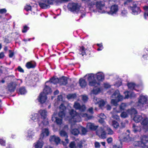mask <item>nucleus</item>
I'll use <instances>...</instances> for the list:
<instances>
[{
    "label": "nucleus",
    "instance_id": "obj_1",
    "mask_svg": "<svg viewBox=\"0 0 148 148\" xmlns=\"http://www.w3.org/2000/svg\"><path fill=\"white\" fill-rule=\"evenodd\" d=\"M85 77H87L89 82V85L90 86L98 87L99 85V82H97L95 79L96 77L97 79L99 81H102L104 79V75L102 73L98 72L96 74L93 73L86 74Z\"/></svg>",
    "mask_w": 148,
    "mask_h": 148
},
{
    "label": "nucleus",
    "instance_id": "obj_2",
    "mask_svg": "<svg viewBox=\"0 0 148 148\" xmlns=\"http://www.w3.org/2000/svg\"><path fill=\"white\" fill-rule=\"evenodd\" d=\"M70 115V117L66 118V119L69 120V121L71 123L73 122H79L81 121V117H86L88 119H91V117L88 116L86 114L81 113L79 115L76 112V111L72 109L69 111Z\"/></svg>",
    "mask_w": 148,
    "mask_h": 148
},
{
    "label": "nucleus",
    "instance_id": "obj_3",
    "mask_svg": "<svg viewBox=\"0 0 148 148\" xmlns=\"http://www.w3.org/2000/svg\"><path fill=\"white\" fill-rule=\"evenodd\" d=\"M133 120L136 123L140 122L143 128L146 131L148 130V119L145 114H136L134 117Z\"/></svg>",
    "mask_w": 148,
    "mask_h": 148
},
{
    "label": "nucleus",
    "instance_id": "obj_4",
    "mask_svg": "<svg viewBox=\"0 0 148 148\" xmlns=\"http://www.w3.org/2000/svg\"><path fill=\"white\" fill-rule=\"evenodd\" d=\"M60 111L58 114V116L60 118L57 116V114L54 113L51 119L53 121L55 122L58 125H61L62 123V118L65 116L64 110L66 107L63 104H61L60 107Z\"/></svg>",
    "mask_w": 148,
    "mask_h": 148
},
{
    "label": "nucleus",
    "instance_id": "obj_5",
    "mask_svg": "<svg viewBox=\"0 0 148 148\" xmlns=\"http://www.w3.org/2000/svg\"><path fill=\"white\" fill-rule=\"evenodd\" d=\"M49 132L47 128L43 129L40 134V137L39 140L34 144L35 148H42L44 143L42 140L49 136Z\"/></svg>",
    "mask_w": 148,
    "mask_h": 148
},
{
    "label": "nucleus",
    "instance_id": "obj_6",
    "mask_svg": "<svg viewBox=\"0 0 148 148\" xmlns=\"http://www.w3.org/2000/svg\"><path fill=\"white\" fill-rule=\"evenodd\" d=\"M147 101L146 95H140L138 98V101L136 103V106L138 108H145Z\"/></svg>",
    "mask_w": 148,
    "mask_h": 148
},
{
    "label": "nucleus",
    "instance_id": "obj_7",
    "mask_svg": "<svg viewBox=\"0 0 148 148\" xmlns=\"http://www.w3.org/2000/svg\"><path fill=\"white\" fill-rule=\"evenodd\" d=\"M112 98L115 99H112L111 101V103L112 104L116 106L117 105L118 102L122 100L124 98L120 94L119 91L116 90L115 91L114 93L112 96Z\"/></svg>",
    "mask_w": 148,
    "mask_h": 148
},
{
    "label": "nucleus",
    "instance_id": "obj_8",
    "mask_svg": "<svg viewBox=\"0 0 148 148\" xmlns=\"http://www.w3.org/2000/svg\"><path fill=\"white\" fill-rule=\"evenodd\" d=\"M119 138L121 143L123 142H128L131 140L132 138L130 136V130H127L126 132L120 135Z\"/></svg>",
    "mask_w": 148,
    "mask_h": 148
},
{
    "label": "nucleus",
    "instance_id": "obj_9",
    "mask_svg": "<svg viewBox=\"0 0 148 148\" xmlns=\"http://www.w3.org/2000/svg\"><path fill=\"white\" fill-rule=\"evenodd\" d=\"M39 114H40L41 118L43 120L42 123L44 126L47 125L49 124L48 119L47 117V112L45 110L41 109L38 111Z\"/></svg>",
    "mask_w": 148,
    "mask_h": 148
},
{
    "label": "nucleus",
    "instance_id": "obj_10",
    "mask_svg": "<svg viewBox=\"0 0 148 148\" xmlns=\"http://www.w3.org/2000/svg\"><path fill=\"white\" fill-rule=\"evenodd\" d=\"M97 11L101 13H106V12L107 8L105 6L104 2L102 1H98L96 4Z\"/></svg>",
    "mask_w": 148,
    "mask_h": 148
},
{
    "label": "nucleus",
    "instance_id": "obj_11",
    "mask_svg": "<svg viewBox=\"0 0 148 148\" xmlns=\"http://www.w3.org/2000/svg\"><path fill=\"white\" fill-rule=\"evenodd\" d=\"M137 2L133 1L129 4L130 5V8L132 10V13L134 15H137L139 14L141 10L139 8L137 7Z\"/></svg>",
    "mask_w": 148,
    "mask_h": 148
},
{
    "label": "nucleus",
    "instance_id": "obj_12",
    "mask_svg": "<svg viewBox=\"0 0 148 148\" xmlns=\"http://www.w3.org/2000/svg\"><path fill=\"white\" fill-rule=\"evenodd\" d=\"M67 7L70 11L75 13L79 11L80 6L77 3H69Z\"/></svg>",
    "mask_w": 148,
    "mask_h": 148
},
{
    "label": "nucleus",
    "instance_id": "obj_13",
    "mask_svg": "<svg viewBox=\"0 0 148 148\" xmlns=\"http://www.w3.org/2000/svg\"><path fill=\"white\" fill-rule=\"evenodd\" d=\"M106 130V126H105L103 127H101L99 128L96 132V134L100 138L105 139L106 138L107 134Z\"/></svg>",
    "mask_w": 148,
    "mask_h": 148
},
{
    "label": "nucleus",
    "instance_id": "obj_14",
    "mask_svg": "<svg viewBox=\"0 0 148 148\" xmlns=\"http://www.w3.org/2000/svg\"><path fill=\"white\" fill-rule=\"evenodd\" d=\"M53 0H42L39 3V4L41 8L46 9L49 7V5L53 4Z\"/></svg>",
    "mask_w": 148,
    "mask_h": 148
},
{
    "label": "nucleus",
    "instance_id": "obj_15",
    "mask_svg": "<svg viewBox=\"0 0 148 148\" xmlns=\"http://www.w3.org/2000/svg\"><path fill=\"white\" fill-rule=\"evenodd\" d=\"M140 141L136 142L137 143L136 146L144 147L145 146L146 143L148 141V137L146 136H143L140 137Z\"/></svg>",
    "mask_w": 148,
    "mask_h": 148
},
{
    "label": "nucleus",
    "instance_id": "obj_16",
    "mask_svg": "<svg viewBox=\"0 0 148 148\" xmlns=\"http://www.w3.org/2000/svg\"><path fill=\"white\" fill-rule=\"evenodd\" d=\"M118 10V7L117 5H113L110 7V11L108 12L106 10V13L109 14L113 15L116 14Z\"/></svg>",
    "mask_w": 148,
    "mask_h": 148
},
{
    "label": "nucleus",
    "instance_id": "obj_17",
    "mask_svg": "<svg viewBox=\"0 0 148 148\" xmlns=\"http://www.w3.org/2000/svg\"><path fill=\"white\" fill-rule=\"evenodd\" d=\"M93 101L95 104H98L99 107L101 108L104 106L105 104V102L102 100L98 99L96 97H94Z\"/></svg>",
    "mask_w": 148,
    "mask_h": 148
},
{
    "label": "nucleus",
    "instance_id": "obj_18",
    "mask_svg": "<svg viewBox=\"0 0 148 148\" xmlns=\"http://www.w3.org/2000/svg\"><path fill=\"white\" fill-rule=\"evenodd\" d=\"M47 99L46 95L45 93H41L38 96L37 100L41 103H43L46 101Z\"/></svg>",
    "mask_w": 148,
    "mask_h": 148
},
{
    "label": "nucleus",
    "instance_id": "obj_19",
    "mask_svg": "<svg viewBox=\"0 0 148 148\" xmlns=\"http://www.w3.org/2000/svg\"><path fill=\"white\" fill-rule=\"evenodd\" d=\"M73 107L75 109H79L81 111H85L86 109V108L84 105L81 106L80 104L77 102H75Z\"/></svg>",
    "mask_w": 148,
    "mask_h": 148
},
{
    "label": "nucleus",
    "instance_id": "obj_20",
    "mask_svg": "<svg viewBox=\"0 0 148 148\" xmlns=\"http://www.w3.org/2000/svg\"><path fill=\"white\" fill-rule=\"evenodd\" d=\"M49 140L52 143L54 142L58 144L60 143V139L58 137L53 135L50 136Z\"/></svg>",
    "mask_w": 148,
    "mask_h": 148
},
{
    "label": "nucleus",
    "instance_id": "obj_21",
    "mask_svg": "<svg viewBox=\"0 0 148 148\" xmlns=\"http://www.w3.org/2000/svg\"><path fill=\"white\" fill-rule=\"evenodd\" d=\"M16 84L14 82H11L8 85V90L11 92H14L16 88Z\"/></svg>",
    "mask_w": 148,
    "mask_h": 148
},
{
    "label": "nucleus",
    "instance_id": "obj_22",
    "mask_svg": "<svg viewBox=\"0 0 148 148\" xmlns=\"http://www.w3.org/2000/svg\"><path fill=\"white\" fill-rule=\"evenodd\" d=\"M27 136L28 139H31L34 136L35 133L33 132V130L32 129H29L27 132Z\"/></svg>",
    "mask_w": 148,
    "mask_h": 148
},
{
    "label": "nucleus",
    "instance_id": "obj_23",
    "mask_svg": "<svg viewBox=\"0 0 148 148\" xmlns=\"http://www.w3.org/2000/svg\"><path fill=\"white\" fill-rule=\"evenodd\" d=\"M125 96V99H128L130 97L129 95H130V97H135L136 96V95L133 92H130L128 91H126L124 93Z\"/></svg>",
    "mask_w": 148,
    "mask_h": 148
},
{
    "label": "nucleus",
    "instance_id": "obj_24",
    "mask_svg": "<svg viewBox=\"0 0 148 148\" xmlns=\"http://www.w3.org/2000/svg\"><path fill=\"white\" fill-rule=\"evenodd\" d=\"M86 127L87 129L92 130H95L98 127V126H95L94 124L89 123L87 125Z\"/></svg>",
    "mask_w": 148,
    "mask_h": 148
},
{
    "label": "nucleus",
    "instance_id": "obj_25",
    "mask_svg": "<svg viewBox=\"0 0 148 148\" xmlns=\"http://www.w3.org/2000/svg\"><path fill=\"white\" fill-rule=\"evenodd\" d=\"M79 84L80 86L82 88H85L87 85V82L85 79L82 78H81L79 79Z\"/></svg>",
    "mask_w": 148,
    "mask_h": 148
},
{
    "label": "nucleus",
    "instance_id": "obj_26",
    "mask_svg": "<svg viewBox=\"0 0 148 148\" xmlns=\"http://www.w3.org/2000/svg\"><path fill=\"white\" fill-rule=\"evenodd\" d=\"M35 66V62L32 61L27 62L26 64V67L28 69L34 68Z\"/></svg>",
    "mask_w": 148,
    "mask_h": 148
},
{
    "label": "nucleus",
    "instance_id": "obj_27",
    "mask_svg": "<svg viewBox=\"0 0 148 148\" xmlns=\"http://www.w3.org/2000/svg\"><path fill=\"white\" fill-rule=\"evenodd\" d=\"M132 128L133 131L135 133L140 132L142 130L140 126H136L134 124L133 125Z\"/></svg>",
    "mask_w": 148,
    "mask_h": 148
},
{
    "label": "nucleus",
    "instance_id": "obj_28",
    "mask_svg": "<svg viewBox=\"0 0 148 148\" xmlns=\"http://www.w3.org/2000/svg\"><path fill=\"white\" fill-rule=\"evenodd\" d=\"M127 86L128 88L130 89H134L136 90V88L138 87V86L134 84L133 83H128Z\"/></svg>",
    "mask_w": 148,
    "mask_h": 148
},
{
    "label": "nucleus",
    "instance_id": "obj_29",
    "mask_svg": "<svg viewBox=\"0 0 148 148\" xmlns=\"http://www.w3.org/2000/svg\"><path fill=\"white\" fill-rule=\"evenodd\" d=\"M52 91L49 87L47 86H46L44 88L43 92L42 93H45L46 95L49 93H51Z\"/></svg>",
    "mask_w": 148,
    "mask_h": 148
},
{
    "label": "nucleus",
    "instance_id": "obj_30",
    "mask_svg": "<svg viewBox=\"0 0 148 148\" xmlns=\"http://www.w3.org/2000/svg\"><path fill=\"white\" fill-rule=\"evenodd\" d=\"M59 83L61 85H66L67 83V79L66 77H63L59 79Z\"/></svg>",
    "mask_w": 148,
    "mask_h": 148
},
{
    "label": "nucleus",
    "instance_id": "obj_31",
    "mask_svg": "<svg viewBox=\"0 0 148 148\" xmlns=\"http://www.w3.org/2000/svg\"><path fill=\"white\" fill-rule=\"evenodd\" d=\"M30 118L34 121H38L39 118L38 115L37 113L31 115Z\"/></svg>",
    "mask_w": 148,
    "mask_h": 148
},
{
    "label": "nucleus",
    "instance_id": "obj_32",
    "mask_svg": "<svg viewBox=\"0 0 148 148\" xmlns=\"http://www.w3.org/2000/svg\"><path fill=\"white\" fill-rule=\"evenodd\" d=\"M143 8L145 11L144 14V18L145 19H147L148 18V6H145Z\"/></svg>",
    "mask_w": 148,
    "mask_h": 148
},
{
    "label": "nucleus",
    "instance_id": "obj_33",
    "mask_svg": "<svg viewBox=\"0 0 148 148\" xmlns=\"http://www.w3.org/2000/svg\"><path fill=\"white\" fill-rule=\"evenodd\" d=\"M127 112L128 113V114L131 115L135 114L137 113V112L136 110L134 108H131V109H128Z\"/></svg>",
    "mask_w": 148,
    "mask_h": 148
},
{
    "label": "nucleus",
    "instance_id": "obj_34",
    "mask_svg": "<svg viewBox=\"0 0 148 148\" xmlns=\"http://www.w3.org/2000/svg\"><path fill=\"white\" fill-rule=\"evenodd\" d=\"M27 92V91L25 88L23 87H21L18 90V93L21 95H24Z\"/></svg>",
    "mask_w": 148,
    "mask_h": 148
},
{
    "label": "nucleus",
    "instance_id": "obj_35",
    "mask_svg": "<svg viewBox=\"0 0 148 148\" xmlns=\"http://www.w3.org/2000/svg\"><path fill=\"white\" fill-rule=\"evenodd\" d=\"M60 134L61 136L64 137L65 138H67L68 136L67 134L63 130L60 131Z\"/></svg>",
    "mask_w": 148,
    "mask_h": 148
},
{
    "label": "nucleus",
    "instance_id": "obj_36",
    "mask_svg": "<svg viewBox=\"0 0 148 148\" xmlns=\"http://www.w3.org/2000/svg\"><path fill=\"white\" fill-rule=\"evenodd\" d=\"M50 82L54 84H56L59 82V79L58 78L53 77L50 79Z\"/></svg>",
    "mask_w": 148,
    "mask_h": 148
},
{
    "label": "nucleus",
    "instance_id": "obj_37",
    "mask_svg": "<svg viewBox=\"0 0 148 148\" xmlns=\"http://www.w3.org/2000/svg\"><path fill=\"white\" fill-rule=\"evenodd\" d=\"M87 2H88L87 4L88 7L90 9L93 8V7L95 5V3L93 1H91V0L87 1Z\"/></svg>",
    "mask_w": 148,
    "mask_h": 148
},
{
    "label": "nucleus",
    "instance_id": "obj_38",
    "mask_svg": "<svg viewBox=\"0 0 148 148\" xmlns=\"http://www.w3.org/2000/svg\"><path fill=\"white\" fill-rule=\"evenodd\" d=\"M79 130L81 131L82 134L85 135L87 132V130L85 128L82 126L79 127Z\"/></svg>",
    "mask_w": 148,
    "mask_h": 148
},
{
    "label": "nucleus",
    "instance_id": "obj_39",
    "mask_svg": "<svg viewBox=\"0 0 148 148\" xmlns=\"http://www.w3.org/2000/svg\"><path fill=\"white\" fill-rule=\"evenodd\" d=\"M77 97L75 94H70L67 96L68 99H75Z\"/></svg>",
    "mask_w": 148,
    "mask_h": 148
},
{
    "label": "nucleus",
    "instance_id": "obj_40",
    "mask_svg": "<svg viewBox=\"0 0 148 148\" xmlns=\"http://www.w3.org/2000/svg\"><path fill=\"white\" fill-rule=\"evenodd\" d=\"M86 49L83 47H81L79 49V54L82 56L86 55Z\"/></svg>",
    "mask_w": 148,
    "mask_h": 148
},
{
    "label": "nucleus",
    "instance_id": "obj_41",
    "mask_svg": "<svg viewBox=\"0 0 148 148\" xmlns=\"http://www.w3.org/2000/svg\"><path fill=\"white\" fill-rule=\"evenodd\" d=\"M71 133L75 135H78L79 133V129H74L71 131Z\"/></svg>",
    "mask_w": 148,
    "mask_h": 148
},
{
    "label": "nucleus",
    "instance_id": "obj_42",
    "mask_svg": "<svg viewBox=\"0 0 148 148\" xmlns=\"http://www.w3.org/2000/svg\"><path fill=\"white\" fill-rule=\"evenodd\" d=\"M106 130L107 132V134L112 135L114 134V132L109 127L106 126Z\"/></svg>",
    "mask_w": 148,
    "mask_h": 148
},
{
    "label": "nucleus",
    "instance_id": "obj_43",
    "mask_svg": "<svg viewBox=\"0 0 148 148\" xmlns=\"http://www.w3.org/2000/svg\"><path fill=\"white\" fill-rule=\"evenodd\" d=\"M100 91V89L99 88H95L92 91V93L94 94H97Z\"/></svg>",
    "mask_w": 148,
    "mask_h": 148
},
{
    "label": "nucleus",
    "instance_id": "obj_44",
    "mask_svg": "<svg viewBox=\"0 0 148 148\" xmlns=\"http://www.w3.org/2000/svg\"><path fill=\"white\" fill-rule=\"evenodd\" d=\"M54 2H55L57 4L61 3L68 2L69 0H53Z\"/></svg>",
    "mask_w": 148,
    "mask_h": 148
},
{
    "label": "nucleus",
    "instance_id": "obj_45",
    "mask_svg": "<svg viewBox=\"0 0 148 148\" xmlns=\"http://www.w3.org/2000/svg\"><path fill=\"white\" fill-rule=\"evenodd\" d=\"M112 126L114 128H117L119 126V124L116 121H113L112 123Z\"/></svg>",
    "mask_w": 148,
    "mask_h": 148
},
{
    "label": "nucleus",
    "instance_id": "obj_46",
    "mask_svg": "<svg viewBox=\"0 0 148 148\" xmlns=\"http://www.w3.org/2000/svg\"><path fill=\"white\" fill-rule=\"evenodd\" d=\"M128 115V113L127 111L126 112H123L121 113V116L122 118H125L127 117Z\"/></svg>",
    "mask_w": 148,
    "mask_h": 148
},
{
    "label": "nucleus",
    "instance_id": "obj_47",
    "mask_svg": "<svg viewBox=\"0 0 148 148\" xmlns=\"http://www.w3.org/2000/svg\"><path fill=\"white\" fill-rule=\"evenodd\" d=\"M69 147L70 148H78L76 146L74 142H71L69 145Z\"/></svg>",
    "mask_w": 148,
    "mask_h": 148
},
{
    "label": "nucleus",
    "instance_id": "obj_48",
    "mask_svg": "<svg viewBox=\"0 0 148 148\" xmlns=\"http://www.w3.org/2000/svg\"><path fill=\"white\" fill-rule=\"evenodd\" d=\"M127 107V105L125 103H122L120 106V109L121 110H124Z\"/></svg>",
    "mask_w": 148,
    "mask_h": 148
},
{
    "label": "nucleus",
    "instance_id": "obj_49",
    "mask_svg": "<svg viewBox=\"0 0 148 148\" xmlns=\"http://www.w3.org/2000/svg\"><path fill=\"white\" fill-rule=\"evenodd\" d=\"M127 12L126 10H123L121 12V15L122 16H127Z\"/></svg>",
    "mask_w": 148,
    "mask_h": 148
},
{
    "label": "nucleus",
    "instance_id": "obj_50",
    "mask_svg": "<svg viewBox=\"0 0 148 148\" xmlns=\"http://www.w3.org/2000/svg\"><path fill=\"white\" fill-rule=\"evenodd\" d=\"M84 141H83L81 140L78 143L77 146L78 148H83V147L82 145L84 143Z\"/></svg>",
    "mask_w": 148,
    "mask_h": 148
},
{
    "label": "nucleus",
    "instance_id": "obj_51",
    "mask_svg": "<svg viewBox=\"0 0 148 148\" xmlns=\"http://www.w3.org/2000/svg\"><path fill=\"white\" fill-rule=\"evenodd\" d=\"M82 99L83 101L85 102L87 101L88 99V97L86 95H83L82 96Z\"/></svg>",
    "mask_w": 148,
    "mask_h": 148
},
{
    "label": "nucleus",
    "instance_id": "obj_52",
    "mask_svg": "<svg viewBox=\"0 0 148 148\" xmlns=\"http://www.w3.org/2000/svg\"><path fill=\"white\" fill-rule=\"evenodd\" d=\"M65 140L66 141V143H65L63 141H62V143L64 145L66 146L68 143L69 142V140L68 138H65Z\"/></svg>",
    "mask_w": 148,
    "mask_h": 148
},
{
    "label": "nucleus",
    "instance_id": "obj_53",
    "mask_svg": "<svg viewBox=\"0 0 148 148\" xmlns=\"http://www.w3.org/2000/svg\"><path fill=\"white\" fill-rule=\"evenodd\" d=\"M0 144L3 146L5 145V141L2 139L0 138Z\"/></svg>",
    "mask_w": 148,
    "mask_h": 148
},
{
    "label": "nucleus",
    "instance_id": "obj_54",
    "mask_svg": "<svg viewBox=\"0 0 148 148\" xmlns=\"http://www.w3.org/2000/svg\"><path fill=\"white\" fill-rule=\"evenodd\" d=\"M25 10L27 11L30 10L31 9V6L29 5H27L25 7Z\"/></svg>",
    "mask_w": 148,
    "mask_h": 148
},
{
    "label": "nucleus",
    "instance_id": "obj_55",
    "mask_svg": "<svg viewBox=\"0 0 148 148\" xmlns=\"http://www.w3.org/2000/svg\"><path fill=\"white\" fill-rule=\"evenodd\" d=\"M99 116L100 119H105L106 118V116L103 113L99 115Z\"/></svg>",
    "mask_w": 148,
    "mask_h": 148
},
{
    "label": "nucleus",
    "instance_id": "obj_56",
    "mask_svg": "<svg viewBox=\"0 0 148 148\" xmlns=\"http://www.w3.org/2000/svg\"><path fill=\"white\" fill-rule=\"evenodd\" d=\"M6 11V10L5 8L0 9V13L1 14L5 13Z\"/></svg>",
    "mask_w": 148,
    "mask_h": 148
},
{
    "label": "nucleus",
    "instance_id": "obj_57",
    "mask_svg": "<svg viewBox=\"0 0 148 148\" xmlns=\"http://www.w3.org/2000/svg\"><path fill=\"white\" fill-rule=\"evenodd\" d=\"M17 69L19 72L21 73H23L24 72V71L23 69L20 66H18L17 68Z\"/></svg>",
    "mask_w": 148,
    "mask_h": 148
},
{
    "label": "nucleus",
    "instance_id": "obj_58",
    "mask_svg": "<svg viewBox=\"0 0 148 148\" xmlns=\"http://www.w3.org/2000/svg\"><path fill=\"white\" fill-rule=\"evenodd\" d=\"M95 147L97 148H99L100 147V143L98 142H96L95 143Z\"/></svg>",
    "mask_w": 148,
    "mask_h": 148
},
{
    "label": "nucleus",
    "instance_id": "obj_59",
    "mask_svg": "<svg viewBox=\"0 0 148 148\" xmlns=\"http://www.w3.org/2000/svg\"><path fill=\"white\" fill-rule=\"evenodd\" d=\"M28 27L26 26H24L23 29L22 30V32L23 33L26 32L28 30Z\"/></svg>",
    "mask_w": 148,
    "mask_h": 148
},
{
    "label": "nucleus",
    "instance_id": "obj_60",
    "mask_svg": "<svg viewBox=\"0 0 148 148\" xmlns=\"http://www.w3.org/2000/svg\"><path fill=\"white\" fill-rule=\"evenodd\" d=\"M9 51V57L10 58H12L13 57L14 55V53L12 52L10 50Z\"/></svg>",
    "mask_w": 148,
    "mask_h": 148
},
{
    "label": "nucleus",
    "instance_id": "obj_61",
    "mask_svg": "<svg viewBox=\"0 0 148 148\" xmlns=\"http://www.w3.org/2000/svg\"><path fill=\"white\" fill-rule=\"evenodd\" d=\"M112 117L116 120H118L119 119V117L117 115H113L112 116Z\"/></svg>",
    "mask_w": 148,
    "mask_h": 148
},
{
    "label": "nucleus",
    "instance_id": "obj_62",
    "mask_svg": "<svg viewBox=\"0 0 148 148\" xmlns=\"http://www.w3.org/2000/svg\"><path fill=\"white\" fill-rule=\"evenodd\" d=\"M107 141L108 143H111L112 141V138L111 137L108 138H107Z\"/></svg>",
    "mask_w": 148,
    "mask_h": 148
},
{
    "label": "nucleus",
    "instance_id": "obj_63",
    "mask_svg": "<svg viewBox=\"0 0 148 148\" xmlns=\"http://www.w3.org/2000/svg\"><path fill=\"white\" fill-rule=\"evenodd\" d=\"M127 1L125 2L124 3V5H125L127 4V3H129V4L131 3L133 1L132 0H126Z\"/></svg>",
    "mask_w": 148,
    "mask_h": 148
},
{
    "label": "nucleus",
    "instance_id": "obj_64",
    "mask_svg": "<svg viewBox=\"0 0 148 148\" xmlns=\"http://www.w3.org/2000/svg\"><path fill=\"white\" fill-rule=\"evenodd\" d=\"M104 86L106 88H108L110 87V86L108 83H105L104 84Z\"/></svg>",
    "mask_w": 148,
    "mask_h": 148
}]
</instances>
